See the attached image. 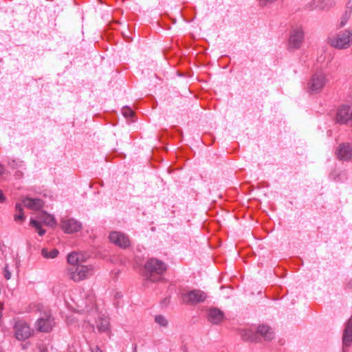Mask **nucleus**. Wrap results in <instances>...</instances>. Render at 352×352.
I'll list each match as a JSON object with an SVG mask.
<instances>
[{
  "label": "nucleus",
  "mask_w": 352,
  "mask_h": 352,
  "mask_svg": "<svg viewBox=\"0 0 352 352\" xmlns=\"http://www.w3.org/2000/svg\"><path fill=\"white\" fill-rule=\"evenodd\" d=\"M225 319L223 312L217 307L209 309L208 312V320L212 324H219Z\"/></svg>",
  "instance_id": "obj_12"
},
{
  "label": "nucleus",
  "mask_w": 352,
  "mask_h": 352,
  "mask_svg": "<svg viewBox=\"0 0 352 352\" xmlns=\"http://www.w3.org/2000/svg\"><path fill=\"white\" fill-rule=\"evenodd\" d=\"M55 326L54 319L50 312H45L35 322L36 331L42 333L50 332Z\"/></svg>",
  "instance_id": "obj_5"
},
{
  "label": "nucleus",
  "mask_w": 352,
  "mask_h": 352,
  "mask_svg": "<svg viewBox=\"0 0 352 352\" xmlns=\"http://www.w3.org/2000/svg\"><path fill=\"white\" fill-rule=\"evenodd\" d=\"M343 346L348 347L352 343V318L346 322L342 336Z\"/></svg>",
  "instance_id": "obj_14"
},
{
  "label": "nucleus",
  "mask_w": 352,
  "mask_h": 352,
  "mask_svg": "<svg viewBox=\"0 0 352 352\" xmlns=\"http://www.w3.org/2000/svg\"><path fill=\"white\" fill-rule=\"evenodd\" d=\"M206 294L201 290H192L184 295V300L189 303H199L205 301Z\"/></svg>",
  "instance_id": "obj_10"
},
{
  "label": "nucleus",
  "mask_w": 352,
  "mask_h": 352,
  "mask_svg": "<svg viewBox=\"0 0 352 352\" xmlns=\"http://www.w3.org/2000/svg\"><path fill=\"white\" fill-rule=\"evenodd\" d=\"M328 75L327 73L320 71L312 75L307 84V91L310 94L320 93L328 83Z\"/></svg>",
  "instance_id": "obj_2"
},
{
  "label": "nucleus",
  "mask_w": 352,
  "mask_h": 352,
  "mask_svg": "<svg viewBox=\"0 0 352 352\" xmlns=\"http://www.w3.org/2000/svg\"><path fill=\"white\" fill-rule=\"evenodd\" d=\"M30 223L37 230L38 234L40 236H43L45 233V230L41 228V224L40 221L35 219H31Z\"/></svg>",
  "instance_id": "obj_23"
},
{
  "label": "nucleus",
  "mask_w": 352,
  "mask_h": 352,
  "mask_svg": "<svg viewBox=\"0 0 352 352\" xmlns=\"http://www.w3.org/2000/svg\"><path fill=\"white\" fill-rule=\"evenodd\" d=\"M334 6V0H311L307 3L306 7L311 10H327Z\"/></svg>",
  "instance_id": "obj_9"
},
{
  "label": "nucleus",
  "mask_w": 352,
  "mask_h": 352,
  "mask_svg": "<svg viewBox=\"0 0 352 352\" xmlns=\"http://www.w3.org/2000/svg\"><path fill=\"white\" fill-rule=\"evenodd\" d=\"M96 327L100 332H106L109 329V320L105 317H100L96 321Z\"/></svg>",
  "instance_id": "obj_17"
},
{
  "label": "nucleus",
  "mask_w": 352,
  "mask_h": 352,
  "mask_svg": "<svg viewBox=\"0 0 352 352\" xmlns=\"http://www.w3.org/2000/svg\"><path fill=\"white\" fill-rule=\"evenodd\" d=\"M258 333L265 340H271L274 337L272 329L267 325H261L258 327Z\"/></svg>",
  "instance_id": "obj_16"
},
{
  "label": "nucleus",
  "mask_w": 352,
  "mask_h": 352,
  "mask_svg": "<svg viewBox=\"0 0 352 352\" xmlns=\"http://www.w3.org/2000/svg\"><path fill=\"white\" fill-rule=\"evenodd\" d=\"M109 238L111 243L122 248H126L130 245V240L124 233L116 231L111 232Z\"/></svg>",
  "instance_id": "obj_8"
},
{
  "label": "nucleus",
  "mask_w": 352,
  "mask_h": 352,
  "mask_svg": "<svg viewBox=\"0 0 352 352\" xmlns=\"http://www.w3.org/2000/svg\"><path fill=\"white\" fill-rule=\"evenodd\" d=\"M336 157L342 162L352 160V143L343 142L340 144L335 151Z\"/></svg>",
  "instance_id": "obj_7"
},
{
  "label": "nucleus",
  "mask_w": 352,
  "mask_h": 352,
  "mask_svg": "<svg viewBox=\"0 0 352 352\" xmlns=\"http://www.w3.org/2000/svg\"><path fill=\"white\" fill-rule=\"evenodd\" d=\"M83 261L82 255L77 252H72L67 256V262L73 265H78Z\"/></svg>",
  "instance_id": "obj_18"
},
{
  "label": "nucleus",
  "mask_w": 352,
  "mask_h": 352,
  "mask_svg": "<svg viewBox=\"0 0 352 352\" xmlns=\"http://www.w3.org/2000/svg\"><path fill=\"white\" fill-rule=\"evenodd\" d=\"M6 279H10V274H6Z\"/></svg>",
  "instance_id": "obj_29"
},
{
  "label": "nucleus",
  "mask_w": 352,
  "mask_h": 352,
  "mask_svg": "<svg viewBox=\"0 0 352 352\" xmlns=\"http://www.w3.org/2000/svg\"><path fill=\"white\" fill-rule=\"evenodd\" d=\"M94 274V269L91 265H78L69 270V276L75 282H79L89 278Z\"/></svg>",
  "instance_id": "obj_4"
},
{
  "label": "nucleus",
  "mask_w": 352,
  "mask_h": 352,
  "mask_svg": "<svg viewBox=\"0 0 352 352\" xmlns=\"http://www.w3.org/2000/svg\"><path fill=\"white\" fill-rule=\"evenodd\" d=\"M3 171H4L3 166L2 165H1V164H0V175H1V174H3Z\"/></svg>",
  "instance_id": "obj_28"
},
{
  "label": "nucleus",
  "mask_w": 352,
  "mask_h": 352,
  "mask_svg": "<svg viewBox=\"0 0 352 352\" xmlns=\"http://www.w3.org/2000/svg\"><path fill=\"white\" fill-rule=\"evenodd\" d=\"M155 322L160 327L166 328L168 325V320L163 315H157L155 316Z\"/></svg>",
  "instance_id": "obj_21"
},
{
  "label": "nucleus",
  "mask_w": 352,
  "mask_h": 352,
  "mask_svg": "<svg viewBox=\"0 0 352 352\" xmlns=\"http://www.w3.org/2000/svg\"><path fill=\"white\" fill-rule=\"evenodd\" d=\"M348 21V16H344L340 19V23H339V28H343L346 25Z\"/></svg>",
  "instance_id": "obj_25"
},
{
  "label": "nucleus",
  "mask_w": 352,
  "mask_h": 352,
  "mask_svg": "<svg viewBox=\"0 0 352 352\" xmlns=\"http://www.w3.org/2000/svg\"><path fill=\"white\" fill-rule=\"evenodd\" d=\"M61 228L66 233L71 234L78 232L82 228V225L74 219H63L61 221Z\"/></svg>",
  "instance_id": "obj_11"
},
{
  "label": "nucleus",
  "mask_w": 352,
  "mask_h": 352,
  "mask_svg": "<svg viewBox=\"0 0 352 352\" xmlns=\"http://www.w3.org/2000/svg\"><path fill=\"white\" fill-rule=\"evenodd\" d=\"M304 41V31L301 27L292 30L289 38L288 46L290 50L299 49Z\"/></svg>",
  "instance_id": "obj_6"
},
{
  "label": "nucleus",
  "mask_w": 352,
  "mask_h": 352,
  "mask_svg": "<svg viewBox=\"0 0 352 352\" xmlns=\"http://www.w3.org/2000/svg\"><path fill=\"white\" fill-rule=\"evenodd\" d=\"M38 219H40V222H42L47 226H53L56 224V221L54 217L45 212L41 213Z\"/></svg>",
  "instance_id": "obj_19"
},
{
  "label": "nucleus",
  "mask_w": 352,
  "mask_h": 352,
  "mask_svg": "<svg viewBox=\"0 0 352 352\" xmlns=\"http://www.w3.org/2000/svg\"><path fill=\"white\" fill-rule=\"evenodd\" d=\"M25 206L31 210H39L43 206V203L38 199L25 198L23 200Z\"/></svg>",
  "instance_id": "obj_15"
},
{
  "label": "nucleus",
  "mask_w": 352,
  "mask_h": 352,
  "mask_svg": "<svg viewBox=\"0 0 352 352\" xmlns=\"http://www.w3.org/2000/svg\"><path fill=\"white\" fill-rule=\"evenodd\" d=\"M12 328L14 338L19 341L26 340L34 335L30 324L22 320H16Z\"/></svg>",
  "instance_id": "obj_3"
},
{
  "label": "nucleus",
  "mask_w": 352,
  "mask_h": 352,
  "mask_svg": "<svg viewBox=\"0 0 352 352\" xmlns=\"http://www.w3.org/2000/svg\"><path fill=\"white\" fill-rule=\"evenodd\" d=\"M146 269L151 272L162 274L166 270V265L155 258L150 259L145 265Z\"/></svg>",
  "instance_id": "obj_13"
},
{
  "label": "nucleus",
  "mask_w": 352,
  "mask_h": 352,
  "mask_svg": "<svg viewBox=\"0 0 352 352\" xmlns=\"http://www.w3.org/2000/svg\"><path fill=\"white\" fill-rule=\"evenodd\" d=\"M93 352H102V351L100 350V349H99L98 346H96L94 349H93Z\"/></svg>",
  "instance_id": "obj_27"
},
{
  "label": "nucleus",
  "mask_w": 352,
  "mask_h": 352,
  "mask_svg": "<svg viewBox=\"0 0 352 352\" xmlns=\"http://www.w3.org/2000/svg\"><path fill=\"white\" fill-rule=\"evenodd\" d=\"M122 114L126 118L132 117L133 115V111L129 107H124L122 109Z\"/></svg>",
  "instance_id": "obj_24"
},
{
  "label": "nucleus",
  "mask_w": 352,
  "mask_h": 352,
  "mask_svg": "<svg viewBox=\"0 0 352 352\" xmlns=\"http://www.w3.org/2000/svg\"><path fill=\"white\" fill-rule=\"evenodd\" d=\"M132 352H137L135 347L133 349Z\"/></svg>",
  "instance_id": "obj_30"
},
{
  "label": "nucleus",
  "mask_w": 352,
  "mask_h": 352,
  "mask_svg": "<svg viewBox=\"0 0 352 352\" xmlns=\"http://www.w3.org/2000/svg\"><path fill=\"white\" fill-rule=\"evenodd\" d=\"M41 253L46 258H54L57 256L58 251L56 249H52L50 250L43 249Z\"/></svg>",
  "instance_id": "obj_22"
},
{
  "label": "nucleus",
  "mask_w": 352,
  "mask_h": 352,
  "mask_svg": "<svg viewBox=\"0 0 352 352\" xmlns=\"http://www.w3.org/2000/svg\"><path fill=\"white\" fill-rule=\"evenodd\" d=\"M327 42L333 48L343 50L352 46V28L328 36Z\"/></svg>",
  "instance_id": "obj_1"
},
{
  "label": "nucleus",
  "mask_w": 352,
  "mask_h": 352,
  "mask_svg": "<svg viewBox=\"0 0 352 352\" xmlns=\"http://www.w3.org/2000/svg\"><path fill=\"white\" fill-rule=\"evenodd\" d=\"M5 200V197L3 196L1 191H0V202H3Z\"/></svg>",
  "instance_id": "obj_26"
},
{
  "label": "nucleus",
  "mask_w": 352,
  "mask_h": 352,
  "mask_svg": "<svg viewBox=\"0 0 352 352\" xmlns=\"http://www.w3.org/2000/svg\"><path fill=\"white\" fill-rule=\"evenodd\" d=\"M16 214L14 216L15 221H23L25 219L23 210L21 204H16L15 206Z\"/></svg>",
  "instance_id": "obj_20"
}]
</instances>
